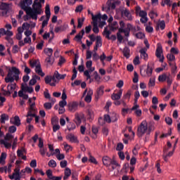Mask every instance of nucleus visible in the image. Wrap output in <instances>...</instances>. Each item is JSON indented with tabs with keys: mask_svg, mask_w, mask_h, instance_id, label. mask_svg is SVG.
Instances as JSON below:
<instances>
[{
	"mask_svg": "<svg viewBox=\"0 0 180 180\" xmlns=\"http://www.w3.org/2000/svg\"><path fill=\"white\" fill-rule=\"evenodd\" d=\"M34 71L36 74L40 75V77H44V75H46V74L43 72V70L41 69V65L37 66L34 69Z\"/></svg>",
	"mask_w": 180,
	"mask_h": 180,
	"instance_id": "nucleus-27",
	"label": "nucleus"
},
{
	"mask_svg": "<svg viewBox=\"0 0 180 180\" xmlns=\"http://www.w3.org/2000/svg\"><path fill=\"white\" fill-rule=\"evenodd\" d=\"M18 34L15 35V38L17 39V40H22V33H23L22 32V29H20V27H19L18 28Z\"/></svg>",
	"mask_w": 180,
	"mask_h": 180,
	"instance_id": "nucleus-46",
	"label": "nucleus"
},
{
	"mask_svg": "<svg viewBox=\"0 0 180 180\" xmlns=\"http://www.w3.org/2000/svg\"><path fill=\"white\" fill-rule=\"evenodd\" d=\"M119 119V115L116 112H112L110 115H105L104 120L107 123H112V122H117Z\"/></svg>",
	"mask_w": 180,
	"mask_h": 180,
	"instance_id": "nucleus-9",
	"label": "nucleus"
},
{
	"mask_svg": "<svg viewBox=\"0 0 180 180\" xmlns=\"http://www.w3.org/2000/svg\"><path fill=\"white\" fill-rule=\"evenodd\" d=\"M86 67L89 70V72H94V71H95V68H92V60L86 62Z\"/></svg>",
	"mask_w": 180,
	"mask_h": 180,
	"instance_id": "nucleus-31",
	"label": "nucleus"
},
{
	"mask_svg": "<svg viewBox=\"0 0 180 180\" xmlns=\"http://www.w3.org/2000/svg\"><path fill=\"white\" fill-rule=\"evenodd\" d=\"M9 4L8 3H1L0 5V10L1 11H8L9 10Z\"/></svg>",
	"mask_w": 180,
	"mask_h": 180,
	"instance_id": "nucleus-41",
	"label": "nucleus"
},
{
	"mask_svg": "<svg viewBox=\"0 0 180 180\" xmlns=\"http://www.w3.org/2000/svg\"><path fill=\"white\" fill-rule=\"evenodd\" d=\"M22 90L25 92H29V94H32L34 90L33 87H29V86L22 84Z\"/></svg>",
	"mask_w": 180,
	"mask_h": 180,
	"instance_id": "nucleus-37",
	"label": "nucleus"
},
{
	"mask_svg": "<svg viewBox=\"0 0 180 180\" xmlns=\"http://www.w3.org/2000/svg\"><path fill=\"white\" fill-rule=\"evenodd\" d=\"M139 53L141 54V58L144 60L145 61H147L148 60V54H147V49L143 48L139 51Z\"/></svg>",
	"mask_w": 180,
	"mask_h": 180,
	"instance_id": "nucleus-21",
	"label": "nucleus"
},
{
	"mask_svg": "<svg viewBox=\"0 0 180 180\" xmlns=\"http://www.w3.org/2000/svg\"><path fill=\"white\" fill-rule=\"evenodd\" d=\"M158 27H160L161 30H164V29H165V21H159L158 22Z\"/></svg>",
	"mask_w": 180,
	"mask_h": 180,
	"instance_id": "nucleus-55",
	"label": "nucleus"
},
{
	"mask_svg": "<svg viewBox=\"0 0 180 180\" xmlns=\"http://www.w3.org/2000/svg\"><path fill=\"white\" fill-rule=\"evenodd\" d=\"M139 150H140V145L136 144L132 150L134 155H137V154H139Z\"/></svg>",
	"mask_w": 180,
	"mask_h": 180,
	"instance_id": "nucleus-58",
	"label": "nucleus"
},
{
	"mask_svg": "<svg viewBox=\"0 0 180 180\" xmlns=\"http://www.w3.org/2000/svg\"><path fill=\"white\" fill-rule=\"evenodd\" d=\"M54 60H55V59H54V58H53V56H48L45 59V63L47 66H51L54 64Z\"/></svg>",
	"mask_w": 180,
	"mask_h": 180,
	"instance_id": "nucleus-30",
	"label": "nucleus"
},
{
	"mask_svg": "<svg viewBox=\"0 0 180 180\" xmlns=\"http://www.w3.org/2000/svg\"><path fill=\"white\" fill-rule=\"evenodd\" d=\"M46 175L49 179H54V178H57V176H53V172L51 169H48L46 171Z\"/></svg>",
	"mask_w": 180,
	"mask_h": 180,
	"instance_id": "nucleus-59",
	"label": "nucleus"
},
{
	"mask_svg": "<svg viewBox=\"0 0 180 180\" xmlns=\"http://www.w3.org/2000/svg\"><path fill=\"white\" fill-rule=\"evenodd\" d=\"M158 81L159 82H165V81H167L168 86H171V85H172L174 78H172L171 73L166 72L159 75Z\"/></svg>",
	"mask_w": 180,
	"mask_h": 180,
	"instance_id": "nucleus-6",
	"label": "nucleus"
},
{
	"mask_svg": "<svg viewBox=\"0 0 180 180\" xmlns=\"http://www.w3.org/2000/svg\"><path fill=\"white\" fill-rule=\"evenodd\" d=\"M135 13L137 16L141 18L140 21L141 23H147L148 18H147V11L141 10L140 6H136L135 8Z\"/></svg>",
	"mask_w": 180,
	"mask_h": 180,
	"instance_id": "nucleus-4",
	"label": "nucleus"
},
{
	"mask_svg": "<svg viewBox=\"0 0 180 180\" xmlns=\"http://www.w3.org/2000/svg\"><path fill=\"white\" fill-rule=\"evenodd\" d=\"M13 137L12 134L8 133L6 134L4 140L1 139L0 141V143L3 144L6 148H11V147H12V140H13Z\"/></svg>",
	"mask_w": 180,
	"mask_h": 180,
	"instance_id": "nucleus-7",
	"label": "nucleus"
},
{
	"mask_svg": "<svg viewBox=\"0 0 180 180\" xmlns=\"http://www.w3.org/2000/svg\"><path fill=\"white\" fill-rule=\"evenodd\" d=\"M63 146H64V148H65V150L66 151V153H68V152L72 150V147L71 146L68 145V143H66L65 142L63 143Z\"/></svg>",
	"mask_w": 180,
	"mask_h": 180,
	"instance_id": "nucleus-56",
	"label": "nucleus"
},
{
	"mask_svg": "<svg viewBox=\"0 0 180 180\" xmlns=\"http://www.w3.org/2000/svg\"><path fill=\"white\" fill-rule=\"evenodd\" d=\"M155 56L159 58L160 63H164V56L162 55V46H158L156 49Z\"/></svg>",
	"mask_w": 180,
	"mask_h": 180,
	"instance_id": "nucleus-13",
	"label": "nucleus"
},
{
	"mask_svg": "<svg viewBox=\"0 0 180 180\" xmlns=\"http://www.w3.org/2000/svg\"><path fill=\"white\" fill-rule=\"evenodd\" d=\"M85 20V18H78L77 20V29H81L82 25H84V22Z\"/></svg>",
	"mask_w": 180,
	"mask_h": 180,
	"instance_id": "nucleus-45",
	"label": "nucleus"
},
{
	"mask_svg": "<svg viewBox=\"0 0 180 180\" xmlns=\"http://www.w3.org/2000/svg\"><path fill=\"white\" fill-rule=\"evenodd\" d=\"M68 110L74 113L78 110V103L76 101L70 102L68 104Z\"/></svg>",
	"mask_w": 180,
	"mask_h": 180,
	"instance_id": "nucleus-14",
	"label": "nucleus"
},
{
	"mask_svg": "<svg viewBox=\"0 0 180 180\" xmlns=\"http://www.w3.org/2000/svg\"><path fill=\"white\" fill-rule=\"evenodd\" d=\"M53 75H55L56 79H64V78L67 77V75H60V73H58V71H55Z\"/></svg>",
	"mask_w": 180,
	"mask_h": 180,
	"instance_id": "nucleus-40",
	"label": "nucleus"
},
{
	"mask_svg": "<svg viewBox=\"0 0 180 180\" xmlns=\"http://www.w3.org/2000/svg\"><path fill=\"white\" fill-rule=\"evenodd\" d=\"M121 15L122 18H125L127 20H133V16L130 13V11L127 8H124L121 11Z\"/></svg>",
	"mask_w": 180,
	"mask_h": 180,
	"instance_id": "nucleus-12",
	"label": "nucleus"
},
{
	"mask_svg": "<svg viewBox=\"0 0 180 180\" xmlns=\"http://www.w3.org/2000/svg\"><path fill=\"white\" fill-rule=\"evenodd\" d=\"M91 16H92V20H93V23L98 25V20H101V19H102V15H101V13H98L97 15H94V13H91Z\"/></svg>",
	"mask_w": 180,
	"mask_h": 180,
	"instance_id": "nucleus-26",
	"label": "nucleus"
},
{
	"mask_svg": "<svg viewBox=\"0 0 180 180\" xmlns=\"http://www.w3.org/2000/svg\"><path fill=\"white\" fill-rule=\"evenodd\" d=\"M67 140H69L70 143H78V139L77 136H74L72 134H70L66 136Z\"/></svg>",
	"mask_w": 180,
	"mask_h": 180,
	"instance_id": "nucleus-29",
	"label": "nucleus"
},
{
	"mask_svg": "<svg viewBox=\"0 0 180 180\" xmlns=\"http://www.w3.org/2000/svg\"><path fill=\"white\" fill-rule=\"evenodd\" d=\"M154 130H155L154 124L150 123L148 124L146 120H143L138 127L137 136L138 137H143L144 134L150 136V134H151V131H154Z\"/></svg>",
	"mask_w": 180,
	"mask_h": 180,
	"instance_id": "nucleus-2",
	"label": "nucleus"
},
{
	"mask_svg": "<svg viewBox=\"0 0 180 180\" xmlns=\"http://www.w3.org/2000/svg\"><path fill=\"white\" fill-rule=\"evenodd\" d=\"M76 127L77 126H75V124L72 122H68V130H69V131H71V130H75Z\"/></svg>",
	"mask_w": 180,
	"mask_h": 180,
	"instance_id": "nucleus-51",
	"label": "nucleus"
},
{
	"mask_svg": "<svg viewBox=\"0 0 180 180\" xmlns=\"http://www.w3.org/2000/svg\"><path fill=\"white\" fill-rule=\"evenodd\" d=\"M71 176V169L70 168L67 167L65 169V176L63 177L64 180L68 179V177Z\"/></svg>",
	"mask_w": 180,
	"mask_h": 180,
	"instance_id": "nucleus-42",
	"label": "nucleus"
},
{
	"mask_svg": "<svg viewBox=\"0 0 180 180\" xmlns=\"http://www.w3.org/2000/svg\"><path fill=\"white\" fill-rule=\"evenodd\" d=\"M103 89H105V86H100L97 89V97L99 98L100 96H102L103 95Z\"/></svg>",
	"mask_w": 180,
	"mask_h": 180,
	"instance_id": "nucleus-43",
	"label": "nucleus"
},
{
	"mask_svg": "<svg viewBox=\"0 0 180 180\" xmlns=\"http://www.w3.org/2000/svg\"><path fill=\"white\" fill-rule=\"evenodd\" d=\"M45 13H46V20H44L42 22V25H41L42 28L46 27V26L49 25V20H50V16L51 15V13L50 12V6L49 4L46 5Z\"/></svg>",
	"mask_w": 180,
	"mask_h": 180,
	"instance_id": "nucleus-10",
	"label": "nucleus"
},
{
	"mask_svg": "<svg viewBox=\"0 0 180 180\" xmlns=\"http://www.w3.org/2000/svg\"><path fill=\"white\" fill-rule=\"evenodd\" d=\"M155 77H150L148 82V86H155Z\"/></svg>",
	"mask_w": 180,
	"mask_h": 180,
	"instance_id": "nucleus-61",
	"label": "nucleus"
},
{
	"mask_svg": "<svg viewBox=\"0 0 180 180\" xmlns=\"http://www.w3.org/2000/svg\"><path fill=\"white\" fill-rule=\"evenodd\" d=\"M83 117H84V115L82 113L77 112L75 115V122L76 123V124H78V125L81 124Z\"/></svg>",
	"mask_w": 180,
	"mask_h": 180,
	"instance_id": "nucleus-18",
	"label": "nucleus"
},
{
	"mask_svg": "<svg viewBox=\"0 0 180 180\" xmlns=\"http://www.w3.org/2000/svg\"><path fill=\"white\" fill-rule=\"evenodd\" d=\"M94 95V91L92 89H89L87 91V94L84 98L85 102L87 103H91L92 101V96Z\"/></svg>",
	"mask_w": 180,
	"mask_h": 180,
	"instance_id": "nucleus-19",
	"label": "nucleus"
},
{
	"mask_svg": "<svg viewBox=\"0 0 180 180\" xmlns=\"http://www.w3.org/2000/svg\"><path fill=\"white\" fill-rule=\"evenodd\" d=\"M174 151H175L174 149L168 153V148H165L163 150V160L166 162L168 161V158L174 155Z\"/></svg>",
	"mask_w": 180,
	"mask_h": 180,
	"instance_id": "nucleus-15",
	"label": "nucleus"
},
{
	"mask_svg": "<svg viewBox=\"0 0 180 180\" xmlns=\"http://www.w3.org/2000/svg\"><path fill=\"white\" fill-rule=\"evenodd\" d=\"M82 11H84V6L82 4H80V5L76 6L75 12L76 13H81V12H82Z\"/></svg>",
	"mask_w": 180,
	"mask_h": 180,
	"instance_id": "nucleus-49",
	"label": "nucleus"
},
{
	"mask_svg": "<svg viewBox=\"0 0 180 180\" xmlns=\"http://www.w3.org/2000/svg\"><path fill=\"white\" fill-rule=\"evenodd\" d=\"M30 65L31 68H36L37 67H39L41 64L40 61H39L38 60H34L30 61Z\"/></svg>",
	"mask_w": 180,
	"mask_h": 180,
	"instance_id": "nucleus-36",
	"label": "nucleus"
},
{
	"mask_svg": "<svg viewBox=\"0 0 180 180\" xmlns=\"http://www.w3.org/2000/svg\"><path fill=\"white\" fill-rule=\"evenodd\" d=\"M110 165H113L112 169H115V167H120V165L117 163V161L115 158L111 159Z\"/></svg>",
	"mask_w": 180,
	"mask_h": 180,
	"instance_id": "nucleus-57",
	"label": "nucleus"
},
{
	"mask_svg": "<svg viewBox=\"0 0 180 180\" xmlns=\"http://www.w3.org/2000/svg\"><path fill=\"white\" fill-rule=\"evenodd\" d=\"M109 27L110 30H117L119 27V24H117V22L116 21L110 22L109 24Z\"/></svg>",
	"mask_w": 180,
	"mask_h": 180,
	"instance_id": "nucleus-39",
	"label": "nucleus"
},
{
	"mask_svg": "<svg viewBox=\"0 0 180 180\" xmlns=\"http://www.w3.org/2000/svg\"><path fill=\"white\" fill-rule=\"evenodd\" d=\"M139 106L137 104H134V105L132 107L131 110H135V114L138 117H140L141 116V110L139 109Z\"/></svg>",
	"mask_w": 180,
	"mask_h": 180,
	"instance_id": "nucleus-28",
	"label": "nucleus"
},
{
	"mask_svg": "<svg viewBox=\"0 0 180 180\" xmlns=\"http://www.w3.org/2000/svg\"><path fill=\"white\" fill-rule=\"evenodd\" d=\"M42 37L44 40H47V39H49V41H51L53 39H54V31L51 30L50 32H46L44 35H42Z\"/></svg>",
	"mask_w": 180,
	"mask_h": 180,
	"instance_id": "nucleus-16",
	"label": "nucleus"
},
{
	"mask_svg": "<svg viewBox=\"0 0 180 180\" xmlns=\"http://www.w3.org/2000/svg\"><path fill=\"white\" fill-rule=\"evenodd\" d=\"M10 179H18L20 178V173H13L12 175L9 176Z\"/></svg>",
	"mask_w": 180,
	"mask_h": 180,
	"instance_id": "nucleus-54",
	"label": "nucleus"
},
{
	"mask_svg": "<svg viewBox=\"0 0 180 180\" xmlns=\"http://www.w3.org/2000/svg\"><path fill=\"white\" fill-rule=\"evenodd\" d=\"M122 54L124 57H126V58H130V49L129 47L125 46L122 50Z\"/></svg>",
	"mask_w": 180,
	"mask_h": 180,
	"instance_id": "nucleus-34",
	"label": "nucleus"
},
{
	"mask_svg": "<svg viewBox=\"0 0 180 180\" xmlns=\"http://www.w3.org/2000/svg\"><path fill=\"white\" fill-rule=\"evenodd\" d=\"M84 34H85V30H82L78 34H77L75 37V40L78 43H81L82 40V37H84Z\"/></svg>",
	"mask_w": 180,
	"mask_h": 180,
	"instance_id": "nucleus-24",
	"label": "nucleus"
},
{
	"mask_svg": "<svg viewBox=\"0 0 180 180\" xmlns=\"http://www.w3.org/2000/svg\"><path fill=\"white\" fill-rule=\"evenodd\" d=\"M27 115L28 116H36L37 115V109L36 108V103L34 101L30 104Z\"/></svg>",
	"mask_w": 180,
	"mask_h": 180,
	"instance_id": "nucleus-11",
	"label": "nucleus"
},
{
	"mask_svg": "<svg viewBox=\"0 0 180 180\" xmlns=\"http://www.w3.org/2000/svg\"><path fill=\"white\" fill-rule=\"evenodd\" d=\"M7 71H8V67L2 66L0 68V74H1V77H5V75L6 74Z\"/></svg>",
	"mask_w": 180,
	"mask_h": 180,
	"instance_id": "nucleus-48",
	"label": "nucleus"
},
{
	"mask_svg": "<svg viewBox=\"0 0 180 180\" xmlns=\"http://www.w3.org/2000/svg\"><path fill=\"white\" fill-rule=\"evenodd\" d=\"M51 82L50 86H56V83L57 82V78H56L55 75L51 76Z\"/></svg>",
	"mask_w": 180,
	"mask_h": 180,
	"instance_id": "nucleus-53",
	"label": "nucleus"
},
{
	"mask_svg": "<svg viewBox=\"0 0 180 180\" xmlns=\"http://www.w3.org/2000/svg\"><path fill=\"white\" fill-rule=\"evenodd\" d=\"M99 60L102 63L103 65H105V60H106V54L105 53H103L100 56H99Z\"/></svg>",
	"mask_w": 180,
	"mask_h": 180,
	"instance_id": "nucleus-60",
	"label": "nucleus"
},
{
	"mask_svg": "<svg viewBox=\"0 0 180 180\" xmlns=\"http://www.w3.org/2000/svg\"><path fill=\"white\" fill-rule=\"evenodd\" d=\"M20 51V47L18 45H14L12 48V53L13 54H17V53H19Z\"/></svg>",
	"mask_w": 180,
	"mask_h": 180,
	"instance_id": "nucleus-50",
	"label": "nucleus"
},
{
	"mask_svg": "<svg viewBox=\"0 0 180 180\" xmlns=\"http://www.w3.org/2000/svg\"><path fill=\"white\" fill-rule=\"evenodd\" d=\"M123 94V90H120L117 94H115L113 93L111 95V99H112V101H119V99H120L122 98V95Z\"/></svg>",
	"mask_w": 180,
	"mask_h": 180,
	"instance_id": "nucleus-23",
	"label": "nucleus"
},
{
	"mask_svg": "<svg viewBox=\"0 0 180 180\" xmlns=\"http://www.w3.org/2000/svg\"><path fill=\"white\" fill-rule=\"evenodd\" d=\"M48 165H49V167H50L51 168H56V167H57V162H56V160H51L48 162Z\"/></svg>",
	"mask_w": 180,
	"mask_h": 180,
	"instance_id": "nucleus-52",
	"label": "nucleus"
},
{
	"mask_svg": "<svg viewBox=\"0 0 180 180\" xmlns=\"http://www.w3.org/2000/svg\"><path fill=\"white\" fill-rule=\"evenodd\" d=\"M103 34L105 35V38L108 40H112V41L116 40V35L110 36V31L108 30L106 28L104 29Z\"/></svg>",
	"mask_w": 180,
	"mask_h": 180,
	"instance_id": "nucleus-17",
	"label": "nucleus"
},
{
	"mask_svg": "<svg viewBox=\"0 0 180 180\" xmlns=\"http://www.w3.org/2000/svg\"><path fill=\"white\" fill-rule=\"evenodd\" d=\"M8 120H9V115L5 113L1 115L0 123H1V124H5V122H8Z\"/></svg>",
	"mask_w": 180,
	"mask_h": 180,
	"instance_id": "nucleus-32",
	"label": "nucleus"
},
{
	"mask_svg": "<svg viewBox=\"0 0 180 180\" xmlns=\"http://www.w3.org/2000/svg\"><path fill=\"white\" fill-rule=\"evenodd\" d=\"M84 75H85V77H86V79H90L89 83L91 84V82H92V79H91V75L89 74V71L85 70L84 72Z\"/></svg>",
	"mask_w": 180,
	"mask_h": 180,
	"instance_id": "nucleus-63",
	"label": "nucleus"
},
{
	"mask_svg": "<svg viewBox=\"0 0 180 180\" xmlns=\"http://www.w3.org/2000/svg\"><path fill=\"white\" fill-rule=\"evenodd\" d=\"M20 75V70L16 67H12L8 69L7 76L5 77V82H13L14 81H19V75Z\"/></svg>",
	"mask_w": 180,
	"mask_h": 180,
	"instance_id": "nucleus-3",
	"label": "nucleus"
},
{
	"mask_svg": "<svg viewBox=\"0 0 180 180\" xmlns=\"http://www.w3.org/2000/svg\"><path fill=\"white\" fill-rule=\"evenodd\" d=\"M102 47V37L101 36H97L96 37V46H94V51H98V49Z\"/></svg>",
	"mask_w": 180,
	"mask_h": 180,
	"instance_id": "nucleus-20",
	"label": "nucleus"
},
{
	"mask_svg": "<svg viewBox=\"0 0 180 180\" xmlns=\"http://www.w3.org/2000/svg\"><path fill=\"white\" fill-rule=\"evenodd\" d=\"M120 27L119 28L118 32L120 33H124L125 37H129V36H130V30H131V27H133V25H131V24L128 23L127 25V27L124 28V22L120 21Z\"/></svg>",
	"mask_w": 180,
	"mask_h": 180,
	"instance_id": "nucleus-5",
	"label": "nucleus"
},
{
	"mask_svg": "<svg viewBox=\"0 0 180 180\" xmlns=\"http://www.w3.org/2000/svg\"><path fill=\"white\" fill-rule=\"evenodd\" d=\"M153 70H154V63L149 62L146 69L141 70V75L142 77H151L153 75Z\"/></svg>",
	"mask_w": 180,
	"mask_h": 180,
	"instance_id": "nucleus-8",
	"label": "nucleus"
},
{
	"mask_svg": "<svg viewBox=\"0 0 180 180\" xmlns=\"http://www.w3.org/2000/svg\"><path fill=\"white\" fill-rule=\"evenodd\" d=\"M26 153V150L25 148H22L21 149H18L17 150V155L18 157H20L22 160H24V161H26L27 158L26 155H25V153Z\"/></svg>",
	"mask_w": 180,
	"mask_h": 180,
	"instance_id": "nucleus-22",
	"label": "nucleus"
},
{
	"mask_svg": "<svg viewBox=\"0 0 180 180\" xmlns=\"http://www.w3.org/2000/svg\"><path fill=\"white\" fill-rule=\"evenodd\" d=\"M44 53L48 57H53V49H51V48H45L44 49Z\"/></svg>",
	"mask_w": 180,
	"mask_h": 180,
	"instance_id": "nucleus-38",
	"label": "nucleus"
},
{
	"mask_svg": "<svg viewBox=\"0 0 180 180\" xmlns=\"http://www.w3.org/2000/svg\"><path fill=\"white\" fill-rule=\"evenodd\" d=\"M20 29L22 32H24V30H25V31L29 30V29H30V24H29L27 22H24L22 25V27H20Z\"/></svg>",
	"mask_w": 180,
	"mask_h": 180,
	"instance_id": "nucleus-44",
	"label": "nucleus"
},
{
	"mask_svg": "<svg viewBox=\"0 0 180 180\" xmlns=\"http://www.w3.org/2000/svg\"><path fill=\"white\" fill-rule=\"evenodd\" d=\"M39 153L41 154V155H42V157H44V155H46V153H47V148L42 147V148H39Z\"/></svg>",
	"mask_w": 180,
	"mask_h": 180,
	"instance_id": "nucleus-62",
	"label": "nucleus"
},
{
	"mask_svg": "<svg viewBox=\"0 0 180 180\" xmlns=\"http://www.w3.org/2000/svg\"><path fill=\"white\" fill-rule=\"evenodd\" d=\"M10 123L15 124V126H19L20 124V118H19V116H15L14 118L10 120Z\"/></svg>",
	"mask_w": 180,
	"mask_h": 180,
	"instance_id": "nucleus-25",
	"label": "nucleus"
},
{
	"mask_svg": "<svg viewBox=\"0 0 180 180\" xmlns=\"http://www.w3.org/2000/svg\"><path fill=\"white\" fill-rule=\"evenodd\" d=\"M111 161H112V159L108 156H104L103 158V164L105 165V167H109V165H110Z\"/></svg>",
	"mask_w": 180,
	"mask_h": 180,
	"instance_id": "nucleus-35",
	"label": "nucleus"
},
{
	"mask_svg": "<svg viewBox=\"0 0 180 180\" xmlns=\"http://www.w3.org/2000/svg\"><path fill=\"white\" fill-rule=\"evenodd\" d=\"M167 58L169 63H174V61H175V56L172 53H168Z\"/></svg>",
	"mask_w": 180,
	"mask_h": 180,
	"instance_id": "nucleus-47",
	"label": "nucleus"
},
{
	"mask_svg": "<svg viewBox=\"0 0 180 180\" xmlns=\"http://www.w3.org/2000/svg\"><path fill=\"white\" fill-rule=\"evenodd\" d=\"M45 84H51V76H46L44 78Z\"/></svg>",
	"mask_w": 180,
	"mask_h": 180,
	"instance_id": "nucleus-64",
	"label": "nucleus"
},
{
	"mask_svg": "<svg viewBox=\"0 0 180 180\" xmlns=\"http://www.w3.org/2000/svg\"><path fill=\"white\" fill-rule=\"evenodd\" d=\"M21 8L26 12L28 16H30L32 19H34V20H37V15H41V12H43L41 4L36 1H34L32 8L29 7L25 1L21 3Z\"/></svg>",
	"mask_w": 180,
	"mask_h": 180,
	"instance_id": "nucleus-1",
	"label": "nucleus"
},
{
	"mask_svg": "<svg viewBox=\"0 0 180 180\" xmlns=\"http://www.w3.org/2000/svg\"><path fill=\"white\" fill-rule=\"evenodd\" d=\"M87 118L89 119V120H93L94 117L95 116V114L94 112V110H92L91 108H89L87 110Z\"/></svg>",
	"mask_w": 180,
	"mask_h": 180,
	"instance_id": "nucleus-33",
	"label": "nucleus"
}]
</instances>
